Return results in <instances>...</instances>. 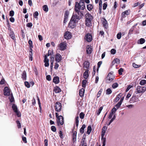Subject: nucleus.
I'll return each mask as SVG.
<instances>
[{
    "label": "nucleus",
    "instance_id": "obj_30",
    "mask_svg": "<svg viewBox=\"0 0 146 146\" xmlns=\"http://www.w3.org/2000/svg\"><path fill=\"white\" fill-rule=\"evenodd\" d=\"M139 84L142 86L146 85V80H141Z\"/></svg>",
    "mask_w": 146,
    "mask_h": 146
},
{
    "label": "nucleus",
    "instance_id": "obj_56",
    "mask_svg": "<svg viewBox=\"0 0 146 146\" xmlns=\"http://www.w3.org/2000/svg\"><path fill=\"white\" fill-rule=\"evenodd\" d=\"M133 66V67L135 68H137L140 66V65H139L135 64V63H133L132 64Z\"/></svg>",
    "mask_w": 146,
    "mask_h": 146
},
{
    "label": "nucleus",
    "instance_id": "obj_11",
    "mask_svg": "<svg viewBox=\"0 0 146 146\" xmlns=\"http://www.w3.org/2000/svg\"><path fill=\"white\" fill-rule=\"evenodd\" d=\"M62 58L61 56L59 53L56 54L55 60L57 62H59L60 61Z\"/></svg>",
    "mask_w": 146,
    "mask_h": 146
},
{
    "label": "nucleus",
    "instance_id": "obj_20",
    "mask_svg": "<svg viewBox=\"0 0 146 146\" xmlns=\"http://www.w3.org/2000/svg\"><path fill=\"white\" fill-rule=\"evenodd\" d=\"M92 47L89 45L87 46L86 48V52L87 54H90L92 51Z\"/></svg>",
    "mask_w": 146,
    "mask_h": 146
},
{
    "label": "nucleus",
    "instance_id": "obj_25",
    "mask_svg": "<svg viewBox=\"0 0 146 146\" xmlns=\"http://www.w3.org/2000/svg\"><path fill=\"white\" fill-rule=\"evenodd\" d=\"M88 71V70H87L84 73V77L85 79H87L89 76Z\"/></svg>",
    "mask_w": 146,
    "mask_h": 146
},
{
    "label": "nucleus",
    "instance_id": "obj_29",
    "mask_svg": "<svg viewBox=\"0 0 146 146\" xmlns=\"http://www.w3.org/2000/svg\"><path fill=\"white\" fill-rule=\"evenodd\" d=\"M103 137L101 136V139L103 143V145L102 146H105L106 144V139Z\"/></svg>",
    "mask_w": 146,
    "mask_h": 146
},
{
    "label": "nucleus",
    "instance_id": "obj_6",
    "mask_svg": "<svg viewBox=\"0 0 146 146\" xmlns=\"http://www.w3.org/2000/svg\"><path fill=\"white\" fill-rule=\"evenodd\" d=\"M54 107L55 110L57 112H60L61 110L62 105L61 103L59 102H57L56 103Z\"/></svg>",
    "mask_w": 146,
    "mask_h": 146
},
{
    "label": "nucleus",
    "instance_id": "obj_13",
    "mask_svg": "<svg viewBox=\"0 0 146 146\" xmlns=\"http://www.w3.org/2000/svg\"><path fill=\"white\" fill-rule=\"evenodd\" d=\"M44 62H45L44 66L45 67H47L49 66V59L48 58L46 55H45L44 56Z\"/></svg>",
    "mask_w": 146,
    "mask_h": 146
},
{
    "label": "nucleus",
    "instance_id": "obj_8",
    "mask_svg": "<svg viewBox=\"0 0 146 146\" xmlns=\"http://www.w3.org/2000/svg\"><path fill=\"white\" fill-rule=\"evenodd\" d=\"M59 49L61 50H64L66 48V44L64 42H62L58 45Z\"/></svg>",
    "mask_w": 146,
    "mask_h": 146
},
{
    "label": "nucleus",
    "instance_id": "obj_27",
    "mask_svg": "<svg viewBox=\"0 0 146 146\" xmlns=\"http://www.w3.org/2000/svg\"><path fill=\"white\" fill-rule=\"evenodd\" d=\"M145 41V39L143 38H141L138 41V42L140 44H143Z\"/></svg>",
    "mask_w": 146,
    "mask_h": 146
},
{
    "label": "nucleus",
    "instance_id": "obj_17",
    "mask_svg": "<svg viewBox=\"0 0 146 146\" xmlns=\"http://www.w3.org/2000/svg\"><path fill=\"white\" fill-rule=\"evenodd\" d=\"M103 26L105 28L107 29L108 27V22L106 19L105 18L103 19Z\"/></svg>",
    "mask_w": 146,
    "mask_h": 146
},
{
    "label": "nucleus",
    "instance_id": "obj_51",
    "mask_svg": "<svg viewBox=\"0 0 146 146\" xmlns=\"http://www.w3.org/2000/svg\"><path fill=\"white\" fill-rule=\"evenodd\" d=\"M14 12L13 11L11 10L10 11L9 16L11 17H13L14 16Z\"/></svg>",
    "mask_w": 146,
    "mask_h": 146
},
{
    "label": "nucleus",
    "instance_id": "obj_57",
    "mask_svg": "<svg viewBox=\"0 0 146 146\" xmlns=\"http://www.w3.org/2000/svg\"><path fill=\"white\" fill-rule=\"evenodd\" d=\"M102 90L101 89L98 92L97 95V98H99L100 96V95L102 93Z\"/></svg>",
    "mask_w": 146,
    "mask_h": 146
},
{
    "label": "nucleus",
    "instance_id": "obj_18",
    "mask_svg": "<svg viewBox=\"0 0 146 146\" xmlns=\"http://www.w3.org/2000/svg\"><path fill=\"white\" fill-rule=\"evenodd\" d=\"M53 82L55 84H57L59 82V78L58 76H55L53 79Z\"/></svg>",
    "mask_w": 146,
    "mask_h": 146
},
{
    "label": "nucleus",
    "instance_id": "obj_38",
    "mask_svg": "<svg viewBox=\"0 0 146 146\" xmlns=\"http://www.w3.org/2000/svg\"><path fill=\"white\" fill-rule=\"evenodd\" d=\"M9 99H10V101L11 102H12L14 101V98L12 93H11L10 96L9 97Z\"/></svg>",
    "mask_w": 146,
    "mask_h": 146
},
{
    "label": "nucleus",
    "instance_id": "obj_49",
    "mask_svg": "<svg viewBox=\"0 0 146 146\" xmlns=\"http://www.w3.org/2000/svg\"><path fill=\"white\" fill-rule=\"evenodd\" d=\"M123 71V69L122 68H120L118 70V72L119 75H121L122 74V72Z\"/></svg>",
    "mask_w": 146,
    "mask_h": 146
},
{
    "label": "nucleus",
    "instance_id": "obj_64",
    "mask_svg": "<svg viewBox=\"0 0 146 146\" xmlns=\"http://www.w3.org/2000/svg\"><path fill=\"white\" fill-rule=\"evenodd\" d=\"M5 80L4 79H2L0 81V84H3L5 83Z\"/></svg>",
    "mask_w": 146,
    "mask_h": 146
},
{
    "label": "nucleus",
    "instance_id": "obj_4",
    "mask_svg": "<svg viewBox=\"0 0 146 146\" xmlns=\"http://www.w3.org/2000/svg\"><path fill=\"white\" fill-rule=\"evenodd\" d=\"M79 20L77 19L74 16H72L68 24L69 26L71 28H74L76 26V22H78Z\"/></svg>",
    "mask_w": 146,
    "mask_h": 146
},
{
    "label": "nucleus",
    "instance_id": "obj_37",
    "mask_svg": "<svg viewBox=\"0 0 146 146\" xmlns=\"http://www.w3.org/2000/svg\"><path fill=\"white\" fill-rule=\"evenodd\" d=\"M119 62L120 60L118 58H115L112 61V63L114 64L115 63L118 64L119 63Z\"/></svg>",
    "mask_w": 146,
    "mask_h": 146
},
{
    "label": "nucleus",
    "instance_id": "obj_40",
    "mask_svg": "<svg viewBox=\"0 0 146 146\" xmlns=\"http://www.w3.org/2000/svg\"><path fill=\"white\" fill-rule=\"evenodd\" d=\"M118 86V84L117 83L115 82L112 85V86L113 88L115 89L117 88Z\"/></svg>",
    "mask_w": 146,
    "mask_h": 146
},
{
    "label": "nucleus",
    "instance_id": "obj_50",
    "mask_svg": "<svg viewBox=\"0 0 146 146\" xmlns=\"http://www.w3.org/2000/svg\"><path fill=\"white\" fill-rule=\"evenodd\" d=\"M25 86L28 88H29L30 86V84L27 82H25Z\"/></svg>",
    "mask_w": 146,
    "mask_h": 146
},
{
    "label": "nucleus",
    "instance_id": "obj_43",
    "mask_svg": "<svg viewBox=\"0 0 146 146\" xmlns=\"http://www.w3.org/2000/svg\"><path fill=\"white\" fill-rule=\"evenodd\" d=\"M91 21V20H86L85 23L87 26H89L90 25Z\"/></svg>",
    "mask_w": 146,
    "mask_h": 146
},
{
    "label": "nucleus",
    "instance_id": "obj_14",
    "mask_svg": "<svg viewBox=\"0 0 146 146\" xmlns=\"http://www.w3.org/2000/svg\"><path fill=\"white\" fill-rule=\"evenodd\" d=\"M130 11L129 10H127L123 12L121 14L122 17L123 18H125L127 15L129 14Z\"/></svg>",
    "mask_w": 146,
    "mask_h": 146
},
{
    "label": "nucleus",
    "instance_id": "obj_59",
    "mask_svg": "<svg viewBox=\"0 0 146 146\" xmlns=\"http://www.w3.org/2000/svg\"><path fill=\"white\" fill-rule=\"evenodd\" d=\"M38 15V13L37 11H36L34 13V16L35 18H36L37 17Z\"/></svg>",
    "mask_w": 146,
    "mask_h": 146
},
{
    "label": "nucleus",
    "instance_id": "obj_5",
    "mask_svg": "<svg viewBox=\"0 0 146 146\" xmlns=\"http://www.w3.org/2000/svg\"><path fill=\"white\" fill-rule=\"evenodd\" d=\"M113 72H111L109 73L106 79V82L107 83H109L112 81L115 78V76L113 75Z\"/></svg>",
    "mask_w": 146,
    "mask_h": 146
},
{
    "label": "nucleus",
    "instance_id": "obj_33",
    "mask_svg": "<svg viewBox=\"0 0 146 146\" xmlns=\"http://www.w3.org/2000/svg\"><path fill=\"white\" fill-rule=\"evenodd\" d=\"M10 36L11 38H12L13 40H15V38L14 35V33L12 31L11 32V34L10 35Z\"/></svg>",
    "mask_w": 146,
    "mask_h": 146
},
{
    "label": "nucleus",
    "instance_id": "obj_63",
    "mask_svg": "<svg viewBox=\"0 0 146 146\" xmlns=\"http://www.w3.org/2000/svg\"><path fill=\"white\" fill-rule=\"evenodd\" d=\"M16 122L17 124V126L18 127V128H19L21 127V124L20 123L19 121H17Z\"/></svg>",
    "mask_w": 146,
    "mask_h": 146
},
{
    "label": "nucleus",
    "instance_id": "obj_1",
    "mask_svg": "<svg viewBox=\"0 0 146 146\" xmlns=\"http://www.w3.org/2000/svg\"><path fill=\"white\" fill-rule=\"evenodd\" d=\"M85 8V6L84 0H80L79 3L76 2L75 6V11L77 13L78 15H75L73 16H74L77 19L79 20L83 16V11H80V10L81 9L83 10Z\"/></svg>",
    "mask_w": 146,
    "mask_h": 146
},
{
    "label": "nucleus",
    "instance_id": "obj_36",
    "mask_svg": "<svg viewBox=\"0 0 146 146\" xmlns=\"http://www.w3.org/2000/svg\"><path fill=\"white\" fill-rule=\"evenodd\" d=\"M69 13L68 11H66L64 15V18L65 19H68V16L69 14Z\"/></svg>",
    "mask_w": 146,
    "mask_h": 146
},
{
    "label": "nucleus",
    "instance_id": "obj_47",
    "mask_svg": "<svg viewBox=\"0 0 146 146\" xmlns=\"http://www.w3.org/2000/svg\"><path fill=\"white\" fill-rule=\"evenodd\" d=\"M84 115L85 114L83 112H82L80 114V117L82 119H84Z\"/></svg>",
    "mask_w": 146,
    "mask_h": 146
},
{
    "label": "nucleus",
    "instance_id": "obj_44",
    "mask_svg": "<svg viewBox=\"0 0 146 146\" xmlns=\"http://www.w3.org/2000/svg\"><path fill=\"white\" fill-rule=\"evenodd\" d=\"M121 104L120 103L118 102L117 104L115 105L114 107H115L116 109H117V110L120 108Z\"/></svg>",
    "mask_w": 146,
    "mask_h": 146
},
{
    "label": "nucleus",
    "instance_id": "obj_26",
    "mask_svg": "<svg viewBox=\"0 0 146 146\" xmlns=\"http://www.w3.org/2000/svg\"><path fill=\"white\" fill-rule=\"evenodd\" d=\"M84 90L83 88H82L79 91V95L81 97H82L83 96L84 94Z\"/></svg>",
    "mask_w": 146,
    "mask_h": 146
},
{
    "label": "nucleus",
    "instance_id": "obj_42",
    "mask_svg": "<svg viewBox=\"0 0 146 146\" xmlns=\"http://www.w3.org/2000/svg\"><path fill=\"white\" fill-rule=\"evenodd\" d=\"M107 94H110L112 93V91L110 88L108 89L106 91Z\"/></svg>",
    "mask_w": 146,
    "mask_h": 146
},
{
    "label": "nucleus",
    "instance_id": "obj_41",
    "mask_svg": "<svg viewBox=\"0 0 146 146\" xmlns=\"http://www.w3.org/2000/svg\"><path fill=\"white\" fill-rule=\"evenodd\" d=\"M87 82V81L86 80H84L82 82V86L83 88H85L86 86V84Z\"/></svg>",
    "mask_w": 146,
    "mask_h": 146
},
{
    "label": "nucleus",
    "instance_id": "obj_32",
    "mask_svg": "<svg viewBox=\"0 0 146 146\" xmlns=\"http://www.w3.org/2000/svg\"><path fill=\"white\" fill-rule=\"evenodd\" d=\"M79 117L78 116H77L75 118V123L76 125V126L77 128L78 125V123H79Z\"/></svg>",
    "mask_w": 146,
    "mask_h": 146
},
{
    "label": "nucleus",
    "instance_id": "obj_48",
    "mask_svg": "<svg viewBox=\"0 0 146 146\" xmlns=\"http://www.w3.org/2000/svg\"><path fill=\"white\" fill-rule=\"evenodd\" d=\"M51 130L53 132H55L56 131V129L55 126H52L51 127Z\"/></svg>",
    "mask_w": 146,
    "mask_h": 146
},
{
    "label": "nucleus",
    "instance_id": "obj_7",
    "mask_svg": "<svg viewBox=\"0 0 146 146\" xmlns=\"http://www.w3.org/2000/svg\"><path fill=\"white\" fill-rule=\"evenodd\" d=\"M10 90L8 87H6L4 90V94L5 96H7L11 94Z\"/></svg>",
    "mask_w": 146,
    "mask_h": 146
},
{
    "label": "nucleus",
    "instance_id": "obj_31",
    "mask_svg": "<svg viewBox=\"0 0 146 146\" xmlns=\"http://www.w3.org/2000/svg\"><path fill=\"white\" fill-rule=\"evenodd\" d=\"M103 107H101L97 111H96V114L97 115H99L100 113L102 110L103 109Z\"/></svg>",
    "mask_w": 146,
    "mask_h": 146
},
{
    "label": "nucleus",
    "instance_id": "obj_35",
    "mask_svg": "<svg viewBox=\"0 0 146 146\" xmlns=\"http://www.w3.org/2000/svg\"><path fill=\"white\" fill-rule=\"evenodd\" d=\"M92 130V128L91 126H88L87 128V133L89 135L91 132Z\"/></svg>",
    "mask_w": 146,
    "mask_h": 146
},
{
    "label": "nucleus",
    "instance_id": "obj_15",
    "mask_svg": "<svg viewBox=\"0 0 146 146\" xmlns=\"http://www.w3.org/2000/svg\"><path fill=\"white\" fill-rule=\"evenodd\" d=\"M107 129V127L104 126H103L102 129V134L101 136H102V137H104V136L105 134V133L106 132V131Z\"/></svg>",
    "mask_w": 146,
    "mask_h": 146
},
{
    "label": "nucleus",
    "instance_id": "obj_62",
    "mask_svg": "<svg viewBox=\"0 0 146 146\" xmlns=\"http://www.w3.org/2000/svg\"><path fill=\"white\" fill-rule=\"evenodd\" d=\"M46 78L48 81H50L51 80V78L50 75H47L46 77Z\"/></svg>",
    "mask_w": 146,
    "mask_h": 146
},
{
    "label": "nucleus",
    "instance_id": "obj_45",
    "mask_svg": "<svg viewBox=\"0 0 146 146\" xmlns=\"http://www.w3.org/2000/svg\"><path fill=\"white\" fill-rule=\"evenodd\" d=\"M28 43L29 45L30 48H33V42L31 40H29L28 41Z\"/></svg>",
    "mask_w": 146,
    "mask_h": 146
},
{
    "label": "nucleus",
    "instance_id": "obj_16",
    "mask_svg": "<svg viewBox=\"0 0 146 146\" xmlns=\"http://www.w3.org/2000/svg\"><path fill=\"white\" fill-rule=\"evenodd\" d=\"M85 17L86 20H92V16L89 13H87L85 15Z\"/></svg>",
    "mask_w": 146,
    "mask_h": 146
},
{
    "label": "nucleus",
    "instance_id": "obj_46",
    "mask_svg": "<svg viewBox=\"0 0 146 146\" xmlns=\"http://www.w3.org/2000/svg\"><path fill=\"white\" fill-rule=\"evenodd\" d=\"M122 34L121 33L119 32L118 33L117 35V38L118 39H119L121 38V36Z\"/></svg>",
    "mask_w": 146,
    "mask_h": 146
},
{
    "label": "nucleus",
    "instance_id": "obj_55",
    "mask_svg": "<svg viewBox=\"0 0 146 146\" xmlns=\"http://www.w3.org/2000/svg\"><path fill=\"white\" fill-rule=\"evenodd\" d=\"M107 6V3H104L103 4V10H105Z\"/></svg>",
    "mask_w": 146,
    "mask_h": 146
},
{
    "label": "nucleus",
    "instance_id": "obj_9",
    "mask_svg": "<svg viewBox=\"0 0 146 146\" xmlns=\"http://www.w3.org/2000/svg\"><path fill=\"white\" fill-rule=\"evenodd\" d=\"M85 39L88 42H90L92 40V36L91 34L88 33L85 36Z\"/></svg>",
    "mask_w": 146,
    "mask_h": 146
},
{
    "label": "nucleus",
    "instance_id": "obj_3",
    "mask_svg": "<svg viewBox=\"0 0 146 146\" xmlns=\"http://www.w3.org/2000/svg\"><path fill=\"white\" fill-rule=\"evenodd\" d=\"M58 114L57 112L55 113L57 119V124L58 125H59L60 124L62 125L64 123V118L62 115L58 116Z\"/></svg>",
    "mask_w": 146,
    "mask_h": 146
},
{
    "label": "nucleus",
    "instance_id": "obj_19",
    "mask_svg": "<svg viewBox=\"0 0 146 146\" xmlns=\"http://www.w3.org/2000/svg\"><path fill=\"white\" fill-rule=\"evenodd\" d=\"M90 63L87 61H85L84 63V68H86L88 70L89 68Z\"/></svg>",
    "mask_w": 146,
    "mask_h": 146
},
{
    "label": "nucleus",
    "instance_id": "obj_10",
    "mask_svg": "<svg viewBox=\"0 0 146 146\" xmlns=\"http://www.w3.org/2000/svg\"><path fill=\"white\" fill-rule=\"evenodd\" d=\"M138 98L137 96L134 95L130 99V103H133L136 102L138 101Z\"/></svg>",
    "mask_w": 146,
    "mask_h": 146
},
{
    "label": "nucleus",
    "instance_id": "obj_52",
    "mask_svg": "<svg viewBox=\"0 0 146 146\" xmlns=\"http://www.w3.org/2000/svg\"><path fill=\"white\" fill-rule=\"evenodd\" d=\"M59 134L60 137L62 139L63 138V134L62 131H59Z\"/></svg>",
    "mask_w": 146,
    "mask_h": 146
},
{
    "label": "nucleus",
    "instance_id": "obj_28",
    "mask_svg": "<svg viewBox=\"0 0 146 146\" xmlns=\"http://www.w3.org/2000/svg\"><path fill=\"white\" fill-rule=\"evenodd\" d=\"M12 108L13 110L15 112H17V111H18L17 106L15 104H13L12 106Z\"/></svg>",
    "mask_w": 146,
    "mask_h": 146
},
{
    "label": "nucleus",
    "instance_id": "obj_34",
    "mask_svg": "<svg viewBox=\"0 0 146 146\" xmlns=\"http://www.w3.org/2000/svg\"><path fill=\"white\" fill-rule=\"evenodd\" d=\"M87 7L88 10L89 11L91 10L93 8V5L91 4H88L87 5Z\"/></svg>",
    "mask_w": 146,
    "mask_h": 146
},
{
    "label": "nucleus",
    "instance_id": "obj_24",
    "mask_svg": "<svg viewBox=\"0 0 146 146\" xmlns=\"http://www.w3.org/2000/svg\"><path fill=\"white\" fill-rule=\"evenodd\" d=\"M26 73L25 71H24L23 72L22 75V79L24 80L26 79Z\"/></svg>",
    "mask_w": 146,
    "mask_h": 146
},
{
    "label": "nucleus",
    "instance_id": "obj_53",
    "mask_svg": "<svg viewBox=\"0 0 146 146\" xmlns=\"http://www.w3.org/2000/svg\"><path fill=\"white\" fill-rule=\"evenodd\" d=\"M117 109H116V108L115 107H114L111 110V112L114 114H115V113L116 111H117Z\"/></svg>",
    "mask_w": 146,
    "mask_h": 146
},
{
    "label": "nucleus",
    "instance_id": "obj_61",
    "mask_svg": "<svg viewBox=\"0 0 146 146\" xmlns=\"http://www.w3.org/2000/svg\"><path fill=\"white\" fill-rule=\"evenodd\" d=\"M116 50L114 49H112L111 50V53L112 54H115Z\"/></svg>",
    "mask_w": 146,
    "mask_h": 146
},
{
    "label": "nucleus",
    "instance_id": "obj_39",
    "mask_svg": "<svg viewBox=\"0 0 146 146\" xmlns=\"http://www.w3.org/2000/svg\"><path fill=\"white\" fill-rule=\"evenodd\" d=\"M43 10L47 12L48 11V8L47 5H45L43 7Z\"/></svg>",
    "mask_w": 146,
    "mask_h": 146
},
{
    "label": "nucleus",
    "instance_id": "obj_12",
    "mask_svg": "<svg viewBox=\"0 0 146 146\" xmlns=\"http://www.w3.org/2000/svg\"><path fill=\"white\" fill-rule=\"evenodd\" d=\"M64 37L66 39L70 38L71 37L70 33L68 31L66 32L64 35Z\"/></svg>",
    "mask_w": 146,
    "mask_h": 146
},
{
    "label": "nucleus",
    "instance_id": "obj_21",
    "mask_svg": "<svg viewBox=\"0 0 146 146\" xmlns=\"http://www.w3.org/2000/svg\"><path fill=\"white\" fill-rule=\"evenodd\" d=\"M77 132L76 131H74L72 135V140L73 141V143H74V142L76 141V137Z\"/></svg>",
    "mask_w": 146,
    "mask_h": 146
},
{
    "label": "nucleus",
    "instance_id": "obj_54",
    "mask_svg": "<svg viewBox=\"0 0 146 146\" xmlns=\"http://www.w3.org/2000/svg\"><path fill=\"white\" fill-rule=\"evenodd\" d=\"M54 57L53 56L50 57V62H53L54 61Z\"/></svg>",
    "mask_w": 146,
    "mask_h": 146
},
{
    "label": "nucleus",
    "instance_id": "obj_2",
    "mask_svg": "<svg viewBox=\"0 0 146 146\" xmlns=\"http://www.w3.org/2000/svg\"><path fill=\"white\" fill-rule=\"evenodd\" d=\"M146 91V87L145 86H137L135 91L136 94H143Z\"/></svg>",
    "mask_w": 146,
    "mask_h": 146
},
{
    "label": "nucleus",
    "instance_id": "obj_22",
    "mask_svg": "<svg viewBox=\"0 0 146 146\" xmlns=\"http://www.w3.org/2000/svg\"><path fill=\"white\" fill-rule=\"evenodd\" d=\"M54 91L55 93H59L61 91V89L58 86L54 88Z\"/></svg>",
    "mask_w": 146,
    "mask_h": 146
},
{
    "label": "nucleus",
    "instance_id": "obj_23",
    "mask_svg": "<svg viewBox=\"0 0 146 146\" xmlns=\"http://www.w3.org/2000/svg\"><path fill=\"white\" fill-rule=\"evenodd\" d=\"M86 125L85 124H83L82 127L81 128L80 130V132L83 134L84 132V129L86 128Z\"/></svg>",
    "mask_w": 146,
    "mask_h": 146
},
{
    "label": "nucleus",
    "instance_id": "obj_58",
    "mask_svg": "<svg viewBox=\"0 0 146 146\" xmlns=\"http://www.w3.org/2000/svg\"><path fill=\"white\" fill-rule=\"evenodd\" d=\"M33 24L32 23H28L27 24V27L30 28H31Z\"/></svg>",
    "mask_w": 146,
    "mask_h": 146
},
{
    "label": "nucleus",
    "instance_id": "obj_60",
    "mask_svg": "<svg viewBox=\"0 0 146 146\" xmlns=\"http://www.w3.org/2000/svg\"><path fill=\"white\" fill-rule=\"evenodd\" d=\"M132 86H131V85H128L127 88L126 89V92H127L132 87Z\"/></svg>",
    "mask_w": 146,
    "mask_h": 146
}]
</instances>
